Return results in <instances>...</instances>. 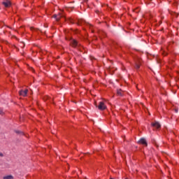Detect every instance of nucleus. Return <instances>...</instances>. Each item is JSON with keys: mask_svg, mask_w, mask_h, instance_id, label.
Listing matches in <instances>:
<instances>
[{"mask_svg": "<svg viewBox=\"0 0 179 179\" xmlns=\"http://www.w3.org/2000/svg\"><path fill=\"white\" fill-rule=\"evenodd\" d=\"M97 107L99 110H106V108H107V106L103 101L99 102V104Z\"/></svg>", "mask_w": 179, "mask_h": 179, "instance_id": "nucleus-1", "label": "nucleus"}, {"mask_svg": "<svg viewBox=\"0 0 179 179\" xmlns=\"http://www.w3.org/2000/svg\"><path fill=\"white\" fill-rule=\"evenodd\" d=\"M28 92V90H21L20 91V95L23 96V97H26V96H27Z\"/></svg>", "mask_w": 179, "mask_h": 179, "instance_id": "nucleus-2", "label": "nucleus"}, {"mask_svg": "<svg viewBox=\"0 0 179 179\" xmlns=\"http://www.w3.org/2000/svg\"><path fill=\"white\" fill-rule=\"evenodd\" d=\"M138 143L144 145V146H148V143L146 142V139L145 138H141L138 141Z\"/></svg>", "mask_w": 179, "mask_h": 179, "instance_id": "nucleus-3", "label": "nucleus"}, {"mask_svg": "<svg viewBox=\"0 0 179 179\" xmlns=\"http://www.w3.org/2000/svg\"><path fill=\"white\" fill-rule=\"evenodd\" d=\"M152 125L155 127L157 128V129H159L160 128V124L157 122H155L154 123H152Z\"/></svg>", "mask_w": 179, "mask_h": 179, "instance_id": "nucleus-4", "label": "nucleus"}, {"mask_svg": "<svg viewBox=\"0 0 179 179\" xmlns=\"http://www.w3.org/2000/svg\"><path fill=\"white\" fill-rule=\"evenodd\" d=\"M3 5H4L5 8H9L10 7V1H4L3 2Z\"/></svg>", "mask_w": 179, "mask_h": 179, "instance_id": "nucleus-5", "label": "nucleus"}, {"mask_svg": "<svg viewBox=\"0 0 179 179\" xmlns=\"http://www.w3.org/2000/svg\"><path fill=\"white\" fill-rule=\"evenodd\" d=\"M71 45H72V47H76L78 45V42L76 40H72Z\"/></svg>", "mask_w": 179, "mask_h": 179, "instance_id": "nucleus-6", "label": "nucleus"}, {"mask_svg": "<svg viewBox=\"0 0 179 179\" xmlns=\"http://www.w3.org/2000/svg\"><path fill=\"white\" fill-rule=\"evenodd\" d=\"M53 17H55V19H56V20L58 22V20H59V19H61V15L60 14H59L58 15H54Z\"/></svg>", "mask_w": 179, "mask_h": 179, "instance_id": "nucleus-7", "label": "nucleus"}, {"mask_svg": "<svg viewBox=\"0 0 179 179\" xmlns=\"http://www.w3.org/2000/svg\"><path fill=\"white\" fill-rule=\"evenodd\" d=\"M117 93L118 96H122V90H117Z\"/></svg>", "mask_w": 179, "mask_h": 179, "instance_id": "nucleus-8", "label": "nucleus"}, {"mask_svg": "<svg viewBox=\"0 0 179 179\" xmlns=\"http://www.w3.org/2000/svg\"><path fill=\"white\" fill-rule=\"evenodd\" d=\"M3 179H13V176H4Z\"/></svg>", "mask_w": 179, "mask_h": 179, "instance_id": "nucleus-9", "label": "nucleus"}, {"mask_svg": "<svg viewBox=\"0 0 179 179\" xmlns=\"http://www.w3.org/2000/svg\"><path fill=\"white\" fill-rule=\"evenodd\" d=\"M139 68H141V64L140 63L136 64V69H139Z\"/></svg>", "mask_w": 179, "mask_h": 179, "instance_id": "nucleus-10", "label": "nucleus"}, {"mask_svg": "<svg viewBox=\"0 0 179 179\" xmlns=\"http://www.w3.org/2000/svg\"><path fill=\"white\" fill-rule=\"evenodd\" d=\"M3 157V154H2V152H0V157Z\"/></svg>", "mask_w": 179, "mask_h": 179, "instance_id": "nucleus-11", "label": "nucleus"}, {"mask_svg": "<svg viewBox=\"0 0 179 179\" xmlns=\"http://www.w3.org/2000/svg\"><path fill=\"white\" fill-rule=\"evenodd\" d=\"M2 113L3 112H2V110L0 109V114H2Z\"/></svg>", "mask_w": 179, "mask_h": 179, "instance_id": "nucleus-12", "label": "nucleus"}, {"mask_svg": "<svg viewBox=\"0 0 179 179\" xmlns=\"http://www.w3.org/2000/svg\"><path fill=\"white\" fill-rule=\"evenodd\" d=\"M176 113H178V110H176Z\"/></svg>", "mask_w": 179, "mask_h": 179, "instance_id": "nucleus-13", "label": "nucleus"}, {"mask_svg": "<svg viewBox=\"0 0 179 179\" xmlns=\"http://www.w3.org/2000/svg\"><path fill=\"white\" fill-rule=\"evenodd\" d=\"M178 16H179V14H178Z\"/></svg>", "mask_w": 179, "mask_h": 179, "instance_id": "nucleus-14", "label": "nucleus"}]
</instances>
